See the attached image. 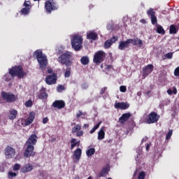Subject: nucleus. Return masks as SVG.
Masks as SVG:
<instances>
[{
    "label": "nucleus",
    "mask_w": 179,
    "mask_h": 179,
    "mask_svg": "<svg viewBox=\"0 0 179 179\" xmlns=\"http://www.w3.org/2000/svg\"><path fill=\"white\" fill-rule=\"evenodd\" d=\"M34 55L36 57L38 63L39 64L40 69L44 70L47 68L48 64V59H47V56L43 54V51L36 50L34 52Z\"/></svg>",
    "instance_id": "f03ea898"
},
{
    "label": "nucleus",
    "mask_w": 179,
    "mask_h": 179,
    "mask_svg": "<svg viewBox=\"0 0 179 179\" xmlns=\"http://www.w3.org/2000/svg\"><path fill=\"white\" fill-rule=\"evenodd\" d=\"M43 124H47L48 122V117H44L42 120Z\"/></svg>",
    "instance_id": "8fccbe9b"
},
{
    "label": "nucleus",
    "mask_w": 179,
    "mask_h": 179,
    "mask_svg": "<svg viewBox=\"0 0 179 179\" xmlns=\"http://www.w3.org/2000/svg\"><path fill=\"white\" fill-rule=\"evenodd\" d=\"M131 117H132V114H131V113L129 112L127 113H123L122 116L119 118V122H120V124H125V122H127V121L129 120Z\"/></svg>",
    "instance_id": "aec40b11"
},
{
    "label": "nucleus",
    "mask_w": 179,
    "mask_h": 179,
    "mask_svg": "<svg viewBox=\"0 0 179 179\" xmlns=\"http://www.w3.org/2000/svg\"><path fill=\"white\" fill-rule=\"evenodd\" d=\"M115 108H120V110H128L129 103L127 102H116L114 105Z\"/></svg>",
    "instance_id": "f3484780"
},
{
    "label": "nucleus",
    "mask_w": 179,
    "mask_h": 179,
    "mask_svg": "<svg viewBox=\"0 0 179 179\" xmlns=\"http://www.w3.org/2000/svg\"><path fill=\"white\" fill-rule=\"evenodd\" d=\"M94 153H96V149L94 148H91L86 151V155L87 157H90V156H93Z\"/></svg>",
    "instance_id": "c85d7f7f"
},
{
    "label": "nucleus",
    "mask_w": 179,
    "mask_h": 179,
    "mask_svg": "<svg viewBox=\"0 0 179 179\" xmlns=\"http://www.w3.org/2000/svg\"><path fill=\"white\" fill-rule=\"evenodd\" d=\"M1 97L4 101H6L7 103H15L16 100H17V96L10 93V92H1Z\"/></svg>",
    "instance_id": "423d86ee"
},
{
    "label": "nucleus",
    "mask_w": 179,
    "mask_h": 179,
    "mask_svg": "<svg viewBox=\"0 0 179 179\" xmlns=\"http://www.w3.org/2000/svg\"><path fill=\"white\" fill-rule=\"evenodd\" d=\"M159 120H160V115L155 111H152L148 115L145 122L146 124H156L159 122Z\"/></svg>",
    "instance_id": "1a4fd4ad"
},
{
    "label": "nucleus",
    "mask_w": 179,
    "mask_h": 179,
    "mask_svg": "<svg viewBox=\"0 0 179 179\" xmlns=\"http://www.w3.org/2000/svg\"><path fill=\"white\" fill-rule=\"evenodd\" d=\"M171 135H173V130L171 129L166 136V140L169 141L171 138Z\"/></svg>",
    "instance_id": "79ce46f5"
},
{
    "label": "nucleus",
    "mask_w": 179,
    "mask_h": 179,
    "mask_svg": "<svg viewBox=\"0 0 179 179\" xmlns=\"http://www.w3.org/2000/svg\"><path fill=\"white\" fill-rule=\"evenodd\" d=\"M173 52H169L164 55L165 58H167L168 59H171L173 58Z\"/></svg>",
    "instance_id": "c03bdc74"
},
{
    "label": "nucleus",
    "mask_w": 179,
    "mask_h": 179,
    "mask_svg": "<svg viewBox=\"0 0 179 179\" xmlns=\"http://www.w3.org/2000/svg\"><path fill=\"white\" fill-rule=\"evenodd\" d=\"M59 6L54 1H46L45 3V12L48 13H51L52 10H58Z\"/></svg>",
    "instance_id": "6e6552de"
},
{
    "label": "nucleus",
    "mask_w": 179,
    "mask_h": 179,
    "mask_svg": "<svg viewBox=\"0 0 179 179\" xmlns=\"http://www.w3.org/2000/svg\"><path fill=\"white\" fill-rule=\"evenodd\" d=\"M100 125H101V122H98L90 131V134H94L96 132V129H99L100 127Z\"/></svg>",
    "instance_id": "f704fd0d"
},
{
    "label": "nucleus",
    "mask_w": 179,
    "mask_h": 179,
    "mask_svg": "<svg viewBox=\"0 0 179 179\" xmlns=\"http://www.w3.org/2000/svg\"><path fill=\"white\" fill-rule=\"evenodd\" d=\"M104 59H106V52L99 50L94 55L93 62L96 64H101V62H104Z\"/></svg>",
    "instance_id": "0eeeda50"
},
{
    "label": "nucleus",
    "mask_w": 179,
    "mask_h": 179,
    "mask_svg": "<svg viewBox=\"0 0 179 179\" xmlns=\"http://www.w3.org/2000/svg\"><path fill=\"white\" fill-rule=\"evenodd\" d=\"M34 1H40V0H34Z\"/></svg>",
    "instance_id": "338daca9"
},
{
    "label": "nucleus",
    "mask_w": 179,
    "mask_h": 179,
    "mask_svg": "<svg viewBox=\"0 0 179 179\" xmlns=\"http://www.w3.org/2000/svg\"><path fill=\"white\" fill-rule=\"evenodd\" d=\"M10 114L8 115L9 120H15L16 119V117L17 116V110L15 109H11L9 111Z\"/></svg>",
    "instance_id": "a878e982"
},
{
    "label": "nucleus",
    "mask_w": 179,
    "mask_h": 179,
    "mask_svg": "<svg viewBox=\"0 0 179 179\" xmlns=\"http://www.w3.org/2000/svg\"><path fill=\"white\" fill-rule=\"evenodd\" d=\"M64 76L66 78H69V76H71V68L70 67L66 68V71L64 73Z\"/></svg>",
    "instance_id": "e433bc0d"
},
{
    "label": "nucleus",
    "mask_w": 179,
    "mask_h": 179,
    "mask_svg": "<svg viewBox=\"0 0 179 179\" xmlns=\"http://www.w3.org/2000/svg\"><path fill=\"white\" fill-rule=\"evenodd\" d=\"M4 78H5L6 82H9L11 80L10 76H9V74H6L4 76Z\"/></svg>",
    "instance_id": "49530a36"
},
{
    "label": "nucleus",
    "mask_w": 179,
    "mask_h": 179,
    "mask_svg": "<svg viewBox=\"0 0 179 179\" xmlns=\"http://www.w3.org/2000/svg\"><path fill=\"white\" fill-rule=\"evenodd\" d=\"M71 58H72V54L69 52L64 53L59 57V62H60L62 65H66V66H71L72 65V61H71Z\"/></svg>",
    "instance_id": "39448f33"
},
{
    "label": "nucleus",
    "mask_w": 179,
    "mask_h": 179,
    "mask_svg": "<svg viewBox=\"0 0 179 179\" xmlns=\"http://www.w3.org/2000/svg\"><path fill=\"white\" fill-rule=\"evenodd\" d=\"M145 176L146 174L145 172L142 171L138 174V179H145Z\"/></svg>",
    "instance_id": "37998d69"
},
{
    "label": "nucleus",
    "mask_w": 179,
    "mask_h": 179,
    "mask_svg": "<svg viewBox=\"0 0 179 179\" xmlns=\"http://www.w3.org/2000/svg\"><path fill=\"white\" fill-rule=\"evenodd\" d=\"M115 41H118V37L115 36H113L110 39L106 40L103 45L105 50H108Z\"/></svg>",
    "instance_id": "4468645a"
},
{
    "label": "nucleus",
    "mask_w": 179,
    "mask_h": 179,
    "mask_svg": "<svg viewBox=\"0 0 179 179\" xmlns=\"http://www.w3.org/2000/svg\"><path fill=\"white\" fill-rule=\"evenodd\" d=\"M108 171H109L108 167L107 166L103 167L99 174V177H106V175L107 174V173H108Z\"/></svg>",
    "instance_id": "cd10ccee"
},
{
    "label": "nucleus",
    "mask_w": 179,
    "mask_h": 179,
    "mask_svg": "<svg viewBox=\"0 0 179 179\" xmlns=\"http://www.w3.org/2000/svg\"><path fill=\"white\" fill-rule=\"evenodd\" d=\"M24 6H25V8H30V4L26 3V1L24 3Z\"/></svg>",
    "instance_id": "864d4df0"
},
{
    "label": "nucleus",
    "mask_w": 179,
    "mask_h": 179,
    "mask_svg": "<svg viewBox=\"0 0 179 179\" xmlns=\"http://www.w3.org/2000/svg\"><path fill=\"white\" fill-rule=\"evenodd\" d=\"M42 90H43L44 92H41L38 95V99H40L41 100H43V99H47V97H48V94H47V93L45 92V88H43Z\"/></svg>",
    "instance_id": "7c9ffc66"
},
{
    "label": "nucleus",
    "mask_w": 179,
    "mask_h": 179,
    "mask_svg": "<svg viewBox=\"0 0 179 179\" xmlns=\"http://www.w3.org/2000/svg\"><path fill=\"white\" fill-rule=\"evenodd\" d=\"M153 68L154 66L152 64H148L143 68L142 79L148 78V76H149V75L153 72Z\"/></svg>",
    "instance_id": "9b49d317"
},
{
    "label": "nucleus",
    "mask_w": 179,
    "mask_h": 179,
    "mask_svg": "<svg viewBox=\"0 0 179 179\" xmlns=\"http://www.w3.org/2000/svg\"><path fill=\"white\" fill-rule=\"evenodd\" d=\"M84 127H89V124H84Z\"/></svg>",
    "instance_id": "bf43d9fd"
},
{
    "label": "nucleus",
    "mask_w": 179,
    "mask_h": 179,
    "mask_svg": "<svg viewBox=\"0 0 179 179\" xmlns=\"http://www.w3.org/2000/svg\"><path fill=\"white\" fill-rule=\"evenodd\" d=\"M52 107L58 108V110H62V108H65V101L63 100H55L52 103Z\"/></svg>",
    "instance_id": "2eb2a0df"
},
{
    "label": "nucleus",
    "mask_w": 179,
    "mask_h": 179,
    "mask_svg": "<svg viewBox=\"0 0 179 179\" xmlns=\"http://www.w3.org/2000/svg\"><path fill=\"white\" fill-rule=\"evenodd\" d=\"M82 129V126L80 124H77L72 128V134H76V136L80 137L83 136V131Z\"/></svg>",
    "instance_id": "a211bd4d"
},
{
    "label": "nucleus",
    "mask_w": 179,
    "mask_h": 179,
    "mask_svg": "<svg viewBox=\"0 0 179 179\" xmlns=\"http://www.w3.org/2000/svg\"><path fill=\"white\" fill-rule=\"evenodd\" d=\"M120 91L122 92V93H125V92H127V87L124 86V85H121L120 87Z\"/></svg>",
    "instance_id": "a18cd8bd"
},
{
    "label": "nucleus",
    "mask_w": 179,
    "mask_h": 179,
    "mask_svg": "<svg viewBox=\"0 0 179 179\" xmlns=\"http://www.w3.org/2000/svg\"><path fill=\"white\" fill-rule=\"evenodd\" d=\"M136 175V171L134 172V176Z\"/></svg>",
    "instance_id": "680f3d73"
},
{
    "label": "nucleus",
    "mask_w": 179,
    "mask_h": 179,
    "mask_svg": "<svg viewBox=\"0 0 179 179\" xmlns=\"http://www.w3.org/2000/svg\"><path fill=\"white\" fill-rule=\"evenodd\" d=\"M32 106H33V101H31V99H29L25 102V106L32 107Z\"/></svg>",
    "instance_id": "a19ab883"
},
{
    "label": "nucleus",
    "mask_w": 179,
    "mask_h": 179,
    "mask_svg": "<svg viewBox=\"0 0 179 179\" xmlns=\"http://www.w3.org/2000/svg\"><path fill=\"white\" fill-rule=\"evenodd\" d=\"M104 129L106 127H103L100 129L99 131L98 132V140L103 141L106 136V132H104Z\"/></svg>",
    "instance_id": "5701e85b"
},
{
    "label": "nucleus",
    "mask_w": 179,
    "mask_h": 179,
    "mask_svg": "<svg viewBox=\"0 0 179 179\" xmlns=\"http://www.w3.org/2000/svg\"><path fill=\"white\" fill-rule=\"evenodd\" d=\"M82 115H85L83 114V113H82V111L79 110V113L76 115V118H80Z\"/></svg>",
    "instance_id": "09e8293b"
},
{
    "label": "nucleus",
    "mask_w": 179,
    "mask_h": 179,
    "mask_svg": "<svg viewBox=\"0 0 179 179\" xmlns=\"http://www.w3.org/2000/svg\"><path fill=\"white\" fill-rule=\"evenodd\" d=\"M34 118H36V113L34 112H31L29 116L24 120V123H22V124L27 127V125H30L33 121H34Z\"/></svg>",
    "instance_id": "dca6fc26"
},
{
    "label": "nucleus",
    "mask_w": 179,
    "mask_h": 179,
    "mask_svg": "<svg viewBox=\"0 0 179 179\" xmlns=\"http://www.w3.org/2000/svg\"><path fill=\"white\" fill-rule=\"evenodd\" d=\"M21 13L22 15H29V13H30V8H23L22 10H21Z\"/></svg>",
    "instance_id": "c9c22d12"
},
{
    "label": "nucleus",
    "mask_w": 179,
    "mask_h": 179,
    "mask_svg": "<svg viewBox=\"0 0 179 179\" xmlns=\"http://www.w3.org/2000/svg\"><path fill=\"white\" fill-rule=\"evenodd\" d=\"M141 22H142V23H146V20H142Z\"/></svg>",
    "instance_id": "13d9d810"
},
{
    "label": "nucleus",
    "mask_w": 179,
    "mask_h": 179,
    "mask_svg": "<svg viewBox=\"0 0 179 179\" xmlns=\"http://www.w3.org/2000/svg\"><path fill=\"white\" fill-rule=\"evenodd\" d=\"M149 93H150V91L148 92V94H149Z\"/></svg>",
    "instance_id": "0e129e2a"
},
{
    "label": "nucleus",
    "mask_w": 179,
    "mask_h": 179,
    "mask_svg": "<svg viewBox=\"0 0 179 179\" xmlns=\"http://www.w3.org/2000/svg\"><path fill=\"white\" fill-rule=\"evenodd\" d=\"M31 170H33V165L31 164H27L22 168V173H29Z\"/></svg>",
    "instance_id": "b1692460"
},
{
    "label": "nucleus",
    "mask_w": 179,
    "mask_h": 179,
    "mask_svg": "<svg viewBox=\"0 0 179 179\" xmlns=\"http://www.w3.org/2000/svg\"><path fill=\"white\" fill-rule=\"evenodd\" d=\"M16 176H17V173L12 172V171L8 172V178L10 179L15 178Z\"/></svg>",
    "instance_id": "58836bf2"
},
{
    "label": "nucleus",
    "mask_w": 179,
    "mask_h": 179,
    "mask_svg": "<svg viewBox=\"0 0 179 179\" xmlns=\"http://www.w3.org/2000/svg\"><path fill=\"white\" fill-rule=\"evenodd\" d=\"M167 93H168V94H173V90L171 89H169L167 90Z\"/></svg>",
    "instance_id": "5fc2aeb1"
},
{
    "label": "nucleus",
    "mask_w": 179,
    "mask_h": 179,
    "mask_svg": "<svg viewBox=\"0 0 179 179\" xmlns=\"http://www.w3.org/2000/svg\"><path fill=\"white\" fill-rule=\"evenodd\" d=\"M87 179H92V176H90Z\"/></svg>",
    "instance_id": "e2e57ef3"
},
{
    "label": "nucleus",
    "mask_w": 179,
    "mask_h": 179,
    "mask_svg": "<svg viewBox=\"0 0 179 179\" xmlns=\"http://www.w3.org/2000/svg\"><path fill=\"white\" fill-rule=\"evenodd\" d=\"M48 73H52V69H48Z\"/></svg>",
    "instance_id": "4d7b16f0"
},
{
    "label": "nucleus",
    "mask_w": 179,
    "mask_h": 179,
    "mask_svg": "<svg viewBox=\"0 0 179 179\" xmlns=\"http://www.w3.org/2000/svg\"><path fill=\"white\" fill-rule=\"evenodd\" d=\"M58 77L57 73H52V75H48L45 78V83L47 85H55Z\"/></svg>",
    "instance_id": "f8f14e48"
},
{
    "label": "nucleus",
    "mask_w": 179,
    "mask_h": 179,
    "mask_svg": "<svg viewBox=\"0 0 179 179\" xmlns=\"http://www.w3.org/2000/svg\"><path fill=\"white\" fill-rule=\"evenodd\" d=\"M15 160H17V156L15 157Z\"/></svg>",
    "instance_id": "052dcab7"
},
{
    "label": "nucleus",
    "mask_w": 179,
    "mask_h": 179,
    "mask_svg": "<svg viewBox=\"0 0 179 179\" xmlns=\"http://www.w3.org/2000/svg\"><path fill=\"white\" fill-rule=\"evenodd\" d=\"M150 148V144H148L146 145V150H149V148Z\"/></svg>",
    "instance_id": "6e6d98bb"
},
{
    "label": "nucleus",
    "mask_w": 179,
    "mask_h": 179,
    "mask_svg": "<svg viewBox=\"0 0 179 179\" xmlns=\"http://www.w3.org/2000/svg\"><path fill=\"white\" fill-rule=\"evenodd\" d=\"M64 90H65V87L64 85H59L57 86V92H58V93H61V92H64Z\"/></svg>",
    "instance_id": "4c0bfd02"
},
{
    "label": "nucleus",
    "mask_w": 179,
    "mask_h": 179,
    "mask_svg": "<svg viewBox=\"0 0 179 179\" xmlns=\"http://www.w3.org/2000/svg\"><path fill=\"white\" fill-rule=\"evenodd\" d=\"M108 89V88L107 87H102L100 90V94L101 96H102L103 99H106V97L108 96V92H107Z\"/></svg>",
    "instance_id": "bb28decb"
},
{
    "label": "nucleus",
    "mask_w": 179,
    "mask_h": 179,
    "mask_svg": "<svg viewBox=\"0 0 179 179\" xmlns=\"http://www.w3.org/2000/svg\"><path fill=\"white\" fill-rule=\"evenodd\" d=\"M83 38L79 34H75L71 38V47L75 51H80L82 50V44Z\"/></svg>",
    "instance_id": "7ed1b4c3"
},
{
    "label": "nucleus",
    "mask_w": 179,
    "mask_h": 179,
    "mask_svg": "<svg viewBox=\"0 0 179 179\" xmlns=\"http://www.w3.org/2000/svg\"><path fill=\"white\" fill-rule=\"evenodd\" d=\"M80 62L83 65H87L89 64L90 60L89 57L87 56H83L80 59Z\"/></svg>",
    "instance_id": "c756f323"
},
{
    "label": "nucleus",
    "mask_w": 179,
    "mask_h": 179,
    "mask_svg": "<svg viewBox=\"0 0 179 179\" xmlns=\"http://www.w3.org/2000/svg\"><path fill=\"white\" fill-rule=\"evenodd\" d=\"M73 157L77 160V162H79V160H80V157H82V149L77 148L74 151Z\"/></svg>",
    "instance_id": "4be33fe9"
},
{
    "label": "nucleus",
    "mask_w": 179,
    "mask_h": 179,
    "mask_svg": "<svg viewBox=\"0 0 179 179\" xmlns=\"http://www.w3.org/2000/svg\"><path fill=\"white\" fill-rule=\"evenodd\" d=\"M131 41H132L129 39H127L125 41H120L118 45V49L122 51L123 50H125V48H128Z\"/></svg>",
    "instance_id": "6ab92c4d"
},
{
    "label": "nucleus",
    "mask_w": 179,
    "mask_h": 179,
    "mask_svg": "<svg viewBox=\"0 0 179 179\" xmlns=\"http://www.w3.org/2000/svg\"><path fill=\"white\" fill-rule=\"evenodd\" d=\"M107 179H113V178H107Z\"/></svg>",
    "instance_id": "69168bd1"
},
{
    "label": "nucleus",
    "mask_w": 179,
    "mask_h": 179,
    "mask_svg": "<svg viewBox=\"0 0 179 179\" xmlns=\"http://www.w3.org/2000/svg\"><path fill=\"white\" fill-rule=\"evenodd\" d=\"M129 40H131L130 44H132L133 45H139L140 48L143 45V42L142 40L139 39V38H136L134 39L129 38Z\"/></svg>",
    "instance_id": "412c9836"
},
{
    "label": "nucleus",
    "mask_w": 179,
    "mask_h": 179,
    "mask_svg": "<svg viewBox=\"0 0 179 179\" xmlns=\"http://www.w3.org/2000/svg\"><path fill=\"white\" fill-rule=\"evenodd\" d=\"M9 74L10 75L11 78L17 76L19 79L24 78V76L26 75L22 66H15L12 67L9 71Z\"/></svg>",
    "instance_id": "20e7f679"
},
{
    "label": "nucleus",
    "mask_w": 179,
    "mask_h": 179,
    "mask_svg": "<svg viewBox=\"0 0 179 179\" xmlns=\"http://www.w3.org/2000/svg\"><path fill=\"white\" fill-rule=\"evenodd\" d=\"M37 139H38L37 135L31 134L27 140L24 144L26 149L24 152V157H34V156H36L34 146H36L37 143Z\"/></svg>",
    "instance_id": "f257e3e1"
},
{
    "label": "nucleus",
    "mask_w": 179,
    "mask_h": 179,
    "mask_svg": "<svg viewBox=\"0 0 179 179\" xmlns=\"http://www.w3.org/2000/svg\"><path fill=\"white\" fill-rule=\"evenodd\" d=\"M147 15L150 17L152 24H157V17H156V12H155L153 8H149L147 10Z\"/></svg>",
    "instance_id": "ddd939ff"
},
{
    "label": "nucleus",
    "mask_w": 179,
    "mask_h": 179,
    "mask_svg": "<svg viewBox=\"0 0 179 179\" xmlns=\"http://www.w3.org/2000/svg\"><path fill=\"white\" fill-rule=\"evenodd\" d=\"M174 75L175 76H179V66L175 69Z\"/></svg>",
    "instance_id": "de8ad7c7"
},
{
    "label": "nucleus",
    "mask_w": 179,
    "mask_h": 179,
    "mask_svg": "<svg viewBox=\"0 0 179 179\" xmlns=\"http://www.w3.org/2000/svg\"><path fill=\"white\" fill-rule=\"evenodd\" d=\"M106 69H108V70L113 69V65H111V64L107 65Z\"/></svg>",
    "instance_id": "603ef678"
},
{
    "label": "nucleus",
    "mask_w": 179,
    "mask_h": 179,
    "mask_svg": "<svg viewBox=\"0 0 179 179\" xmlns=\"http://www.w3.org/2000/svg\"><path fill=\"white\" fill-rule=\"evenodd\" d=\"M87 38L88 40H97L99 38L96 32L90 31V33L87 34Z\"/></svg>",
    "instance_id": "393cba45"
},
{
    "label": "nucleus",
    "mask_w": 179,
    "mask_h": 179,
    "mask_svg": "<svg viewBox=\"0 0 179 179\" xmlns=\"http://www.w3.org/2000/svg\"><path fill=\"white\" fill-rule=\"evenodd\" d=\"M3 153L6 159H13L16 156V149L8 145L4 148Z\"/></svg>",
    "instance_id": "9d476101"
},
{
    "label": "nucleus",
    "mask_w": 179,
    "mask_h": 179,
    "mask_svg": "<svg viewBox=\"0 0 179 179\" xmlns=\"http://www.w3.org/2000/svg\"><path fill=\"white\" fill-rule=\"evenodd\" d=\"M13 171H19L20 170V164H15L13 166Z\"/></svg>",
    "instance_id": "ea45409f"
},
{
    "label": "nucleus",
    "mask_w": 179,
    "mask_h": 179,
    "mask_svg": "<svg viewBox=\"0 0 179 179\" xmlns=\"http://www.w3.org/2000/svg\"><path fill=\"white\" fill-rule=\"evenodd\" d=\"M172 93H173V94H177V88L176 87H173Z\"/></svg>",
    "instance_id": "3c124183"
},
{
    "label": "nucleus",
    "mask_w": 179,
    "mask_h": 179,
    "mask_svg": "<svg viewBox=\"0 0 179 179\" xmlns=\"http://www.w3.org/2000/svg\"><path fill=\"white\" fill-rule=\"evenodd\" d=\"M169 34H177V28L176 25L171 24L169 27Z\"/></svg>",
    "instance_id": "473e14b6"
},
{
    "label": "nucleus",
    "mask_w": 179,
    "mask_h": 179,
    "mask_svg": "<svg viewBox=\"0 0 179 179\" xmlns=\"http://www.w3.org/2000/svg\"><path fill=\"white\" fill-rule=\"evenodd\" d=\"M79 142L80 141H76V138H72L71 140V149H73L76 146H79Z\"/></svg>",
    "instance_id": "72a5a7b5"
},
{
    "label": "nucleus",
    "mask_w": 179,
    "mask_h": 179,
    "mask_svg": "<svg viewBox=\"0 0 179 179\" xmlns=\"http://www.w3.org/2000/svg\"><path fill=\"white\" fill-rule=\"evenodd\" d=\"M157 33H158V34L164 35L166 34V31H164V29L162 25H158L157 27Z\"/></svg>",
    "instance_id": "2f4dec72"
}]
</instances>
